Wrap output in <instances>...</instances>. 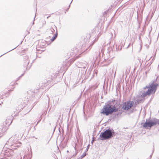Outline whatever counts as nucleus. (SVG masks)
Listing matches in <instances>:
<instances>
[{
    "label": "nucleus",
    "mask_w": 159,
    "mask_h": 159,
    "mask_svg": "<svg viewBox=\"0 0 159 159\" xmlns=\"http://www.w3.org/2000/svg\"><path fill=\"white\" fill-rule=\"evenodd\" d=\"M89 48H90H90H91V46H89Z\"/></svg>",
    "instance_id": "obj_58"
},
{
    "label": "nucleus",
    "mask_w": 159,
    "mask_h": 159,
    "mask_svg": "<svg viewBox=\"0 0 159 159\" xmlns=\"http://www.w3.org/2000/svg\"><path fill=\"white\" fill-rule=\"evenodd\" d=\"M48 30H50L51 32H52V34H53L54 33V32L55 31V30H54V29L53 28H51V29H48Z\"/></svg>",
    "instance_id": "obj_26"
},
{
    "label": "nucleus",
    "mask_w": 159,
    "mask_h": 159,
    "mask_svg": "<svg viewBox=\"0 0 159 159\" xmlns=\"http://www.w3.org/2000/svg\"><path fill=\"white\" fill-rule=\"evenodd\" d=\"M9 155H10V154H7V156L8 157H9Z\"/></svg>",
    "instance_id": "obj_55"
},
{
    "label": "nucleus",
    "mask_w": 159,
    "mask_h": 159,
    "mask_svg": "<svg viewBox=\"0 0 159 159\" xmlns=\"http://www.w3.org/2000/svg\"><path fill=\"white\" fill-rule=\"evenodd\" d=\"M44 46H43V45H42V46H41L40 45H38V48L39 47H40V48H44V47H44Z\"/></svg>",
    "instance_id": "obj_33"
},
{
    "label": "nucleus",
    "mask_w": 159,
    "mask_h": 159,
    "mask_svg": "<svg viewBox=\"0 0 159 159\" xmlns=\"http://www.w3.org/2000/svg\"><path fill=\"white\" fill-rule=\"evenodd\" d=\"M43 115V114H41L40 115V116L39 118V119L38 120V121L37 122V124L35 125V126H36L38 125V124L40 122L41 120L42 119V116Z\"/></svg>",
    "instance_id": "obj_18"
},
{
    "label": "nucleus",
    "mask_w": 159,
    "mask_h": 159,
    "mask_svg": "<svg viewBox=\"0 0 159 159\" xmlns=\"http://www.w3.org/2000/svg\"><path fill=\"white\" fill-rule=\"evenodd\" d=\"M130 43H129V44L128 46V47H127V48H128L129 47V45H130Z\"/></svg>",
    "instance_id": "obj_51"
},
{
    "label": "nucleus",
    "mask_w": 159,
    "mask_h": 159,
    "mask_svg": "<svg viewBox=\"0 0 159 159\" xmlns=\"http://www.w3.org/2000/svg\"><path fill=\"white\" fill-rule=\"evenodd\" d=\"M88 155V153H86V152H85V151H84L83 153L80 156V157H81V158H84V157H85Z\"/></svg>",
    "instance_id": "obj_21"
},
{
    "label": "nucleus",
    "mask_w": 159,
    "mask_h": 159,
    "mask_svg": "<svg viewBox=\"0 0 159 159\" xmlns=\"http://www.w3.org/2000/svg\"><path fill=\"white\" fill-rule=\"evenodd\" d=\"M46 113L47 112L45 111H44L42 114H43V115H46Z\"/></svg>",
    "instance_id": "obj_35"
},
{
    "label": "nucleus",
    "mask_w": 159,
    "mask_h": 159,
    "mask_svg": "<svg viewBox=\"0 0 159 159\" xmlns=\"http://www.w3.org/2000/svg\"><path fill=\"white\" fill-rule=\"evenodd\" d=\"M143 90H145L146 89V88H145V87L143 88Z\"/></svg>",
    "instance_id": "obj_47"
},
{
    "label": "nucleus",
    "mask_w": 159,
    "mask_h": 159,
    "mask_svg": "<svg viewBox=\"0 0 159 159\" xmlns=\"http://www.w3.org/2000/svg\"><path fill=\"white\" fill-rule=\"evenodd\" d=\"M55 27L56 28V33L54 34L53 35V37L51 39V42H52L53 41H54L57 38L58 36V33H57V28L56 26L55 25Z\"/></svg>",
    "instance_id": "obj_14"
},
{
    "label": "nucleus",
    "mask_w": 159,
    "mask_h": 159,
    "mask_svg": "<svg viewBox=\"0 0 159 159\" xmlns=\"http://www.w3.org/2000/svg\"><path fill=\"white\" fill-rule=\"evenodd\" d=\"M32 155L29 154L28 155H26L24 156L23 158V159H31Z\"/></svg>",
    "instance_id": "obj_17"
},
{
    "label": "nucleus",
    "mask_w": 159,
    "mask_h": 159,
    "mask_svg": "<svg viewBox=\"0 0 159 159\" xmlns=\"http://www.w3.org/2000/svg\"><path fill=\"white\" fill-rule=\"evenodd\" d=\"M149 16H147V17L146 18V21H145V23H147V21H148V18H149Z\"/></svg>",
    "instance_id": "obj_32"
},
{
    "label": "nucleus",
    "mask_w": 159,
    "mask_h": 159,
    "mask_svg": "<svg viewBox=\"0 0 159 159\" xmlns=\"http://www.w3.org/2000/svg\"><path fill=\"white\" fill-rule=\"evenodd\" d=\"M156 53H155L154 55V56H153V58L151 60L152 61H153V62L154 60H155V57H156Z\"/></svg>",
    "instance_id": "obj_30"
},
{
    "label": "nucleus",
    "mask_w": 159,
    "mask_h": 159,
    "mask_svg": "<svg viewBox=\"0 0 159 159\" xmlns=\"http://www.w3.org/2000/svg\"><path fill=\"white\" fill-rule=\"evenodd\" d=\"M72 1H71V2H70V5H69V6H68V8H70V4H71V3H72Z\"/></svg>",
    "instance_id": "obj_39"
},
{
    "label": "nucleus",
    "mask_w": 159,
    "mask_h": 159,
    "mask_svg": "<svg viewBox=\"0 0 159 159\" xmlns=\"http://www.w3.org/2000/svg\"><path fill=\"white\" fill-rule=\"evenodd\" d=\"M50 16H51V15H49L48 16H47V19H48V18H49V17Z\"/></svg>",
    "instance_id": "obj_45"
},
{
    "label": "nucleus",
    "mask_w": 159,
    "mask_h": 159,
    "mask_svg": "<svg viewBox=\"0 0 159 159\" xmlns=\"http://www.w3.org/2000/svg\"><path fill=\"white\" fill-rule=\"evenodd\" d=\"M91 143L92 144H93V140H92V141H91Z\"/></svg>",
    "instance_id": "obj_49"
},
{
    "label": "nucleus",
    "mask_w": 159,
    "mask_h": 159,
    "mask_svg": "<svg viewBox=\"0 0 159 159\" xmlns=\"http://www.w3.org/2000/svg\"><path fill=\"white\" fill-rule=\"evenodd\" d=\"M7 130L6 128L4 125V124L1 126L0 127V138L3 135V133Z\"/></svg>",
    "instance_id": "obj_12"
},
{
    "label": "nucleus",
    "mask_w": 159,
    "mask_h": 159,
    "mask_svg": "<svg viewBox=\"0 0 159 159\" xmlns=\"http://www.w3.org/2000/svg\"><path fill=\"white\" fill-rule=\"evenodd\" d=\"M77 159H82V158L80 157H79Z\"/></svg>",
    "instance_id": "obj_43"
},
{
    "label": "nucleus",
    "mask_w": 159,
    "mask_h": 159,
    "mask_svg": "<svg viewBox=\"0 0 159 159\" xmlns=\"http://www.w3.org/2000/svg\"><path fill=\"white\" fill-rule=\"evenodd\" d=\"M28 56L26 55L24 57V66L25 67L26 66V68L27 70H29L30 69L31 66L32 64L34 62V61L35 60V59L33 60L32 62L31 63V65L30 66H29L28 65L29 63V61H28Z\"/></svg>",
    "instance_id": "obj_6"
},
{
    "label": "nucleus",
    "mask_w": 159,
    "mask_h": 159,
    "mask_svg": "<svg viewBox=\"0 0 159 159\" xmlns=\"http://www.w3.org/2000/svg\"><path fill=\"white\" fill-rule=\"evenodd\" d=\"M150 21V20H149V21H148L147 24H148V23H149V22Z\"/></svg>",
    "instance_id": "obj_52"
},
{
    "label": "nucleus",
    "mask_w": 159,
    "mask_h": 159,
    "mask_svg": "<svg viewBox=\"0 0 159 159\" xmlns=\"http://www.w3.org/2000/svg\"><path fill=\"white\" fill-rule=\"evenodd\" d=\"M55 129H56V127L54 128V130H53V132H54V131H55Z\"/></svg>",
    "instance_id": "obj_53"
},
{
    "label": "nucleus",
    "mask_w": 159,
    "mask_h": 159,
    "mask_svg": "<svg viewBox=\"0 0 159 159\" xmlns=\"http://www.w3.org/2000/svg\"><path fill=\"white\" fill-rule=\"evenodd\" d=\"M38 53H37V52H36V57H40L38 56V55H37Z\"/></svg>",
    "instance_id": "obj_40"
},
{
    "label": "nucleus",
    "mask_w": 159,
    "mask_h": 159,
    "mask_svg": "<svg viewBox=\"0 0 159 159\" xmlns=\"http://www.w3.org/2000/svg\"><path fill=\"white\" fill-rule=\"evenodd\" d=\"M139 102H138V101L137 100V99L135 101V102H134V107H135L138 104H139Z\"/></svg>",
    "instance_id": "obj_22"
},
{
    "label": "nucleus",
    "mask_w": 159,
    "mask_h": 159,
    "mask_svg": "<svg viewBox=\"0 0 159 159\" xmlns=\"http://www.w3.org/2000/svg\"><path fill=\"white\" fill-rule=\"evenodd\" d=\"M152 153H153V152H152V154L150 156V159L152 158Z\"/></svg>",
    "instance_id": "obj_41"
},
{
    "label": "nucleus",
    "mask_w": 159,
    "mask_h": 159,
    "mask_svg": "<svg viewBox=\"0 0 159 159\" xmlns=\"http://www.w3.org/2000/svg\"><path fill=\"white\" fill-rule=\"evenodd\" d=\"M61 79V77H59V81Z\"/></svg>",
    "instance_id": "obj_54"
},
{
    "label": "nucleus",
    "mask_w": 159,
    "mask_h": 159,
    "mask_svg": "<svg viewBox=\"0 0 159 159\" xmlns=\"http://www.w3.org/2000/svg\"><path fill=\"white\" fill-rule=\"evenodd\" d=\"M67 152H69V151H68V150H67Z\"/></svg>",
    "instance_id": "obj_61"
},
{
    "label": "nucleus",
    "mask_w": 159,
    "mask_h": 159,
    "mask_svg": "<svg viewBox=\"0 0 159 159\" xmlns=\"http://www.w3.org/2000/svg\"><path fill=\"white\" fill-rule=\"evenodd\" d=\"M116 49L117 50V45H116Z\"/></svg>",
    "instance_id": "obj_64"
},
{
    "label": "nucleus",
    "mask_w": 159,
    "mask_h": 159,
    "mask_svg": "<svg viewBox=\"0 0 159 159\" xmlns=\"http://www.w3.org/2000/svg\"><path fill=\"white\" fill-rule=\"evenodd\" d=\"M26 31H27V32H28V33L27 34H29V33H30L27 30H26Z\"/></svg>",
    "instance_id": "obj_46"
},
{
    "label": "nucleus",
    "mask_w": 159,
    "mask_h": 159,
    "mask_svg": "<svg viewBox=\"0 0 159 159\" xmlns=\"http://www.w3.org/2000/svg\"><path fill=\"white\" fill-rule=\"evenodd\" d=\"M133 109H132V110L131 111V112H132L133 111Z\"/></svg>",
    "instance_id": "obj_59"
},
{
    "label": "nucleus",
    "mask_w": 159,
    "mask_h": 159,
    "mask_svg": "<svg viewBox=\"0 0 159 159\" xmlns=\"http://www.w3.org/2000/svg\"><path fill=\"white\" fill-rule=\"evenodd\" d=\"M118 106L117 100L114 98L111 99L105 103L100 113L106 116H109L113 112L118 111Z\"/></svg>",
    "instance_id": "obj_1"
},
{
    "label": "nucleus",
    "mask_w": 159,
    "mask_h": 159,
    "mask_svg": "<svg viewBox=\"0 0 159 159\" xmlns=\"http://www.w3.org/2000/svg\"><path fill=\"white\" fill-rule=\"evenodd\" d=\"M22 42H23V41H21V43H20L19 45H18V46H17L15 48H14L12 49H11V50H10V51H8V52H6V53H5L3 54H2V55H1V56H0V57H2V56L3 55H4V54H6L7 53H8V52H10V51H12V50H14V49H16V48L18 46L20 45V44H21L22 43Z\"/></svg>",
    "instance_id": "obj_19"
},
{
    "label": "nucleus",
    "mask_w": 159,
    "mask_h": 159,
    "mask_svg": "<svg viewBox=\"0 0 159 159\" xmlns=\"http://www.w3.org/2000/svg\"><path fill=\"white\" fill-rule=\"evenodd\" d=\"M107 127L104 129L101 133L98 140L107 141L115 136L116 134L115 132L112 128Z\"/></svg>",
    "instance_id": "obj_2"
},
{
    "label": "nucleus",
    "mask_w": 159,
    "mask_h": 159,
    "mask_svg": "<svg viewBox=\"0 0 159 159\" xmlns=\"http://www.w3.org/2000/svg\"><path fill=\"white\" fill-rule=\"evenodd\" d=\"M111 48H108V53H109V54H110V53L111 52Z\"/></svg>",
    "instance_id": "obj_29"
},
{
    "label": "nucleus",
    "mask_w": 159,
    "mask_h": 159,
    "mask_svg": "<svg viewBox=\"0 0 159 159\" xmlns=\"http://www.w3.org/2000/svg\"><path fill=\"white\" fill-rule=\"evenodd\" d=\"M79 56H76V59H77V58H79Z\"/></svg>",
    "instance_id": "obj_42"
},
{
    "label": "nucleus",
    "mask_w": 159,
    "mask_h": 159,
    "mask_svg": "<svg viewBox=\"0 0 159 159\" xmlns=\"http://www.w3.org/2000/svg\"><path fill=\"white\" fill-rule=\"evenodd\" d=\"M25 75V73H23L19 77V78L20 79V78H21L23 76Z\"/></svg>",
    "instance_id": "obj_31"
},
{
    "label": "nucleus",
    "mask_w": 159,
    "mask_h": 159,
    "mask_svg": "<svg viewBox=\"0 0 159 159\" xmlns=\"http://www.w3.org/2000/svg\"><path fill=\"white\" fill-rule=\"evenodd\" d=\"M141 125L142 126L143 129L150 130L153 126L159 125V119L155 117L151 118L150 116L146 119L144 123L143 121L141 122Z\"/></svg>",
    "instance_id": "obj_3"
},
{
    "label": "nucleus",
    "mask_w": 159,
    "mask_h": 159,
    "mask_svg": "<svg viewBox=\"0 0 159 159\" xmlns=\"http://www.w3.org/2000/svg\"><path fill=\"white\" fill-rule=\"evenodd\" d=\"M19 144L20 145L21 144V143H19ZM16 145V144H15V146H18V147L19 146H20V145Z\"/></svg>",
    "instance_id": "obj_38"
},
{
    "label": "nucleus",
    "mask_w": 159,
    "mask_h": 159,
    "mask_svg": "<svg viewBox=\"0 0 159 159\" xmlns=\"http://www.w3.org/2000/svg\"><path fill=\"white\" fill-rule=\"evenodd\" d=\"M143 9H142V10L141 11V13H142V15H143Z\"/></svg>",
    "instance_id": "obj_36"
},
{
    "label": "nucleus",
    "mask_w": 159,
    "mask_h": 159,
    "mask_svg": "<svg viewBox=\"0 0 159 159\" xmlns=\"http://www.w3.org/2000/svg\"><path fill=\"white\" fill-rule=\"evenodd\" d=\"M69 8H67L66 10V11H68V10H69Z\"/></svg>",
    "instance_id": "obj_44"
},
{
    "label": "nucleus",
    "mask_w": 159,
    "mask_h": 159,
    "mask_svg": "<svg viewBox=\"0 0 159 159\" xmlns=\"http://www.w3.org/2000/svg\"><path fill=\"white\" fill-rule=\"evenodd\" d=\"M53 106H55L56 104H57L58 103V101L59 100V98L57 97H55L54 98H53Z\"/></svg>",
    "instance_id": "obj_15"
},
{
    "label": "nucleus",
    "mask_w": 159,
    "mask_h": 159,
    "mask_svg": "<svg viewBox=\"0 0 159 159\" xmlns=\"http://www.w3.org/2000/svg\"><path fill=\"white\" fill-rule=\"evenodd\" d=\"M36 51H39V49H38L37 48V49H36Z\"/></svg>",
    "instance_id": "obj_57"
},
{
    "label": "nucleus",
    "mask_w": 159,
    "mask_h": 159,
    "mask_svg": "<svg viewBox=\"0 0 159 159\" xmlns=\"http://www.w3.org/2000/svg\"><path fill=\"white\" fill-rule=\"evenodd\" d=\"M32 137L33 138H35V136H32Z\"/></svg>",
    "instance_id": "obj_50"
},
{
    "label": "nucleus",
    "mask_w": 159,
    "mask_h": 159,
    "mask_svg": "<svg viewBox=\"0 0 159 159\" xmlns=\"http://www.w3.org/2000/svg\"><path fill=\"white\" fill-rule=\"evenodd\" d=\"M140 39V36H139V39Z\"/></svg>",
    "instance_id": "obj_63"
},
{
    "label": "nucleus",
    "mask_w": 159,
    "mask_h": 159,
    "mask_svg": "<svg viewBox=\"0 0 159 159\" xmlns=\"http://www.w3.org/2000/svg\"><path fill=\"white\" fill-rule=\"evenodd\" d=\"M149 71H148V70H146L145 71L146 74H148L149 72Z\"/></svg>",
    "instance_id": "obj_37"
},
{
    "label": "nucleus",
    "mask_w": 159,
    "mask_h": 159,
    "mask_svg": "<svg viewBox=\"0 0 159 159\" xmlns=\"http://www.w3.org/2000/svg\"><path fill=\"white\" fill-rule=\"evenodd\" d=\"M35 139H38V138L37 137H35Z\"/></svg>",
    "instance_id": "obj_56"
},
{
    "label": "nucleus",
    "mask_w": 159,
    "mask_h": 159,
    "mask_svg": "<svg viewBox=\"0 0 159 159\" xmlns=\"http://www.w3.org/2000/svg\"><path fill=\"white\" fill-rule=\"evenodd\" d=\"M157 78L156 80H152L150 81L149 89L146 91H143L142 93H146L148 94H155L158 88L159 87V84L157 83Z\"/></svg>",
    "instance_id": "obj_4"
},
{
    "label": "nucleus",
    "mask_w": 159,
    "mask_h": 159,
    "mask_svg": "<svg viewBox=\"0 0 159 159\" xmlns=\"http://www.w3.org/2000/svg\"><path fill=\"white\" fill-rule=\"evenodd\" d=\"M138 23V25H139V26H138V29H139L140 27V25H141V24L142 22H141L140 21L139 22H137Z\"/></svg>",
    "instance_id": "obj_28"
},
{
    "label": "nucleus",
    "mask_w": 159,
    "mask_h": 159,
    "mask_svg": "<svg viewBox=\"0 0 159 159\" xmlns=\"http://www.w3.org/2000/svg\"><path fill=\"white\" fill-rule=\"evenodd\" d=\"M150 82L148 83V84L147 85H146L145 87V88L146 89H149V87L150 86Z\"/></svg>",
    "instance_id": "obj_24"
},
{
    "label": "nucleus",
    "mask_w": 159,
    "mask_h": 159,
    "mask_svg": "<svg viewBox=\"0 0 159 159\" xmlns=\"http://www.w3.org/2000/svg\"><path fill=\"white\" fill-rule=\"evenodd\" d=\"M101 53L100 52H99V54H98V56H99V58H100L101 57Z\"/></svg>",
    "instance_id": "obj_34"
},
{
    "label": "nucleus",
    "mask_w": 159,
    "mask_h": 159,
    "mask_svg": "<svg viewBox=\"0 0 159 159\" xmlns=\"http://www.w3.org/2000/svg\"><path fill=\"white\" fill-rule=\"evenodd\" d=\"M113 116L112 114L110 115L109 117V119H108V121H110L112 119L113 121L115 119V118H113Z\"/></svg>",
    "instance_id": "obj_20"
},
{
    "label": "nucleus",
    "mask_w": 159,
    "mask_h": 159,
    "mask_svg": "<svg viewBox=\"0 0 159 159\" xmlns=\"http://www.w3.org/2000/svg\"><path fill=\"white\" fill-rule=\"evenodd\" d=\"M123 112V111L121 109L119 111H117L116 112H114V113H113L112 114V115L113 116V118H115V119L118 118L121 116Z\"/></svg>",
    "instance_id": "obj_9"
},
{
    "label": "nucleus",
    "mask_w": 159,
    "mask_h": 159,
    "mask_svg": "<svg viewBox=\"0 0 159 159\" xmlns=\"http://www.w3.org/2000/svg\"><path fill=\"white\" fill-rule=\"evenodd\" d=\"M51 107L50 108V109H49V111H50V110L51 109Z\"/></svg>",
    "instance_id": "obj_60"
},
{
    "label": "nucleus",
    "mask_w": 159,
    "mask_h": 159,
    "mask_svg": "<svg viewBox=\"0 0 159 159\" xmlns=\"http://www.w3.org/2000/svg\"><path fill=\"white\" fill-rule=\"evenodd\" d=\"M59 77V76L57 74H56L55 75H52L50 79L51 81H53L55 79H57Z\"/></svg>",
    "instance_id": "obj_16"
},
{
    "label": "nucleus",
    "mask_w": 159,
    "mask_h": 159,
    "mask_svg": "<svg viewBox=\"0 0 159 159\" xmlns=\"http://www.w3.org/2000/svg\"><path fill=\"white\" fill-rule=\"evenodd\" d=\"M82 142L81 143V146H82Z\"/></svg>",
    "instance_id": "obj_62"
},
{
    "label": "nucleus",
    "mask_w": 159,
    "mask_h": 159,
    "mask_svg": "<svg viewBox=\"0 0 159 159\" xmlns=\"http://www.w3.org/2000/svg\"><path fill=\"white\" fill-rule=\"evenodd\" d=\"M90 146V145L89 144L88 145V146H87V148H86V150L85 151V152H87L88 151V150H89V149Z\"/></svg>",
    "instance_id": "obj_25"
},
{
    "label": "nucleus",
    "mask_w": 159,
    "mask_h": 159,
    "mask_svg": "<svg viewBox=\"0 0 159 159\" xmlns=\"http://www.w3.org/2000/svg\"><path fill=\"white\" fill-rule=\"evenodd\" d=\"M155 94L152 93V94H148L146 93H142V94L141 95H139L138 96L140 97H143V98H145V97L147 96H151V98L149 101L148 103L147 104V105H148V104H150L151 102L152 101L153 99L155 97Z\"/></svg>",
    "instance_id": "obj_7"
},
{
    "label": "nucleus",
    "mask_w": 159,
    "mask_h": 159,
    "mask_svg": "<svg viewBox=\"0 0 159 159\" xmlns=\"http://www.w3.org/2000/svg\"><path fill=\"white\" fill-rule=\"evenodd\" d=\"M143 91H141L140 93H139V94H138L136 97V99L138 101V102H139V103L140 104L141 103H143L144 101L145 100V98H143L141 97H139L138 96L139 95H141L142 94V92Z\"/></svg>",
    "instance_id": "obj_10"
},
{
    "label": "nucleus",
    "mask_w": 159,
    "mask_h": 159,
    "mask_svg": "<svg viewBox=\"0 0 159 159\" xmlns=\"http://www.w3.org/2000/svg\"><path fill=\"white\" fill-rule=\"evenodd\" d=\"M51 81L50 80H44L43 83L42 82H41L39 84V89H43L44 88L48 85L50 83Z\"/></svg>",
    "instance_id": "obj_8"
},
{
    "label": "nucleus",
    "mask_w": 159,
    "mask_h": 159,
    "mask_svg": "<svg viewBox=\"0 0 159 159\" xmlns=\"http://www.w3.org/2000/svg\"><path fill=\"white\" fill-rule=\"evenodd\" d=\"M134 102L129 100L127 101L123 102L121 104L122 111H128L133 106Z\"/></svg>",
    "instance_id": "obj_5"
},
{
    "label": "nucleus",
    "mask_w": 159,
    "mask_h": 159,
    "mask_svg": "<svg viewBox=\"0 0 159 159\" xmlns=\"http://www.w3.org/2000/svg\"><path fill=\"white\" fill-rule=\"evenodd\" d=\"M143 19V15L142 13H140L139 14H138V12L137 11V21L139 22L140 21L142 22Z\"/></svg>",
    "instance_id": "obj_13"
},
{
    "label": "nucleus",
    "mask_w": 159,
    "mask_h": 159,
    "mask_svg": "<svg viewBox=\"0 0 159 159\" xmlns=\"http://www.w3.org/2000/svg\"><path fill=\"white\" fill-rule=\"evenodd\" d=\"M13 90V89H12V90H11V89H10L9 90V91H12Z\"/></svg>",
    "instance_id": "obj_48"
},
{
    "label": "nucleus",
    "mask_w": 159,
    "mask_h": 159,
    "mask_svg": "<svg viewBox=\"0 0 159 159\" xmlns=\"http://www.w3.org/2000/svg\"><path fill=\"white\" fill-rule=\"evenodd\" d=\"M146 70H148V71H149V70L151 69V67L150 66H149V65H148V66H146Z\"/></svg>",
    "instance_id": "obj_23"
},
{
    "label": "nucleus",
    "mask_w": 159,
    "mask_h": 159,
    "mask_svg": "<svg viewBox=\"0 0 159 159\" xmlns=\"http://www.w3.org/2000/svg\"><path fill=\"white\" fill-rule=\"evenodd\" d=\"M153 62V61H152L151 60V61L149 63H148L146 65V66H148V65H149V66H151Z\"/></svg>",
    "instance_id": "obj_27"
},
{
    "label": "nucleus",
    "mask_w": 159,
    "mask_h": 159,
    "mask_svg": "<svg viewBox=\"0 0 159 159\" xmlns=\"http://www.w3.org/2000/svg\"><path fill=\"white\" fill-rule=\"evenodd\" d=\"M29 100L28 99V98H26L25 97V100H24V102H23L25 103L24 106H23L22 104L20 105L17 107L16 109L18 110H20V111L21 109H22L23 108L25 107V105H26V103H27V102Z\"/></svg>",
    "instance_id": "obj_11"
}]
</instances>
